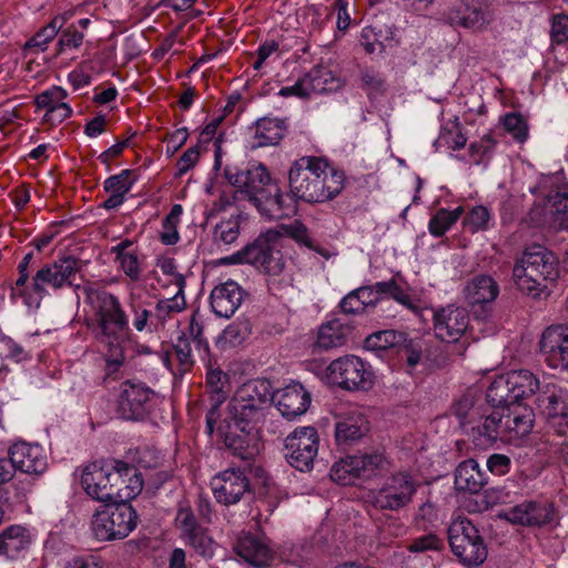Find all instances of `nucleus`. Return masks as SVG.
Returning a JSON list of instances; mask_svg holds the SVG:
<instances>
[{
    "label": "nucleus",
    "instance_id": "f257e3e1",
    "mask_svg": "<svg viewBox=\"0 0 568 568\" xmlns=\"http://www.w3.org/2000/svg\"><path fill=\"white\" fill-rule=\"evenodd\" d=\"M77 288L94 311L97 339L108 347L106 365L115 372L124 362V346L131 339L129 315L116 295L97 284L85 283Z\"/></svg>",
    "mask_w": 568,
    "mask_h": 568
},
{
    "label": "nucleus",
    "instance_id": "f03ea898",
    "mask_svg": "<svg viewBox=\"0 0 568 568\" xmlns=\"http://www.w3.org/2000/svg\"><path fill=\"white\" fill-rule=\"evenodd\" d=\"M287 181L286 201L322 204L342 193L345 173L323 156L305 155L293 161Z\"/></svg>",
    "mask_w": 568,
    "mask_h": 568
},
{
    "label": "nucleus",
    "instance_id": "7ed1b4c3",
    "mask_svg": "<svg viewBox=\"0 0 568 568\" xmlns=\"http://www.w3.org/2000/svg\"><path fill=\"white\" fill-rule=\"evenodd\" d=\"M225 176L230 184L235 186L239 193L246 195L265 217L283 219L294 212V205L286 203L285 195L272 180L265 165L252 163L236 172L226 169Z\"/></svg>",
    "mask_w": 568,
    "mask_h": 568
},
{
    "label": "nucleus",
    "instance_id": "20e7f679",
    "mask_svg": "<svg viewBox=\"0 0 568 568\" xmlns=\"http://www.w3.org/2000/svg\"><path fill=\"white\" fill-rule=\"evenodd\" d=\"M558 275L556 257L541 245L528 246L513 268L518 290L532 297L539 296L547 288V283L556 281Z\"/></svg>",
    "mask_w": 568,
    "mask_h": 568
},
{
    "label": "nucleus",
    "instance_id": "39448f33",
    "mask_svg": "<svg viewBox=\"0 0 568 568\" xmlns=\"http://www.w3.org/2000/svg\"><path fill=\"white\" fill-rule=\"evenodd\" d=\"M138 515L129 503L106 504L95 510L91 529L97 540L123 539L136 527Z\"/></svg>",
    "mask_w": 568,
    "mask_h": 568
},
{
    "label": "nucleus",
    "instance_id": "423d86ee",
    "mask_svg": "<svg viewBox=\"0 0 568 568\" xmlns=\"http://www.w3.org/2000/svg\"><path fill=\"white\" fill-rule=\"evenodd\" d=\"M447 535L453 554L465 566H479L486 560L487 547L468 518H454L447 528Z\"/></svg>",
    "mask_w": 568,
    "mask_h": 568
},
{
    "label": "nucleus",
    "instance_id": "0eeeda50",
    "mask_svg": "<svg viewBox=\"0 0 568 568\" xmlns=\"http://www.w3.org/2000/svg\"><path fill=\"white\" fill-rule=\"evenodd\" d=\"M81 270V264L74 256H65L41 266L29 283L30 296L38 301L37 305H27L29 308H39L41 301L49 294V288L58 291L72 285V280Z\"/></svg>",
    "mask_w": 568,
    "mask_h": 568
},
{
    "label": "nucleus",
    "instance_id": "6e6552de",
    "mask_svg": "<svg viewBox=\"0 0 568 568\" xmlns=\"http://www.w3.org/2000/svg\"><path fill=\"white\" fill-rule=\"evenodd\" d=\"M419 486V480L409 471H395L385 477L378 489L373 493L372 503L381 510H403L410 505Z\"/></svg>",
    "mask_w": 568,
    "mask_h": 568
},
{
    "label": "nucleus",
    "instance_id": "1a4fd4ad",
    "mask_svg": "<svg viewBox=\"0 0 568 568\" xmlns=\"http://www.w3.org/2000/svg\"><path fill=\"white\" fill-rule=\"evenodd\" d=\"M318 434L314 427H298L284 440V457L295 469L311 470L318 453Z\"/></svg>",
    "mask_w": 568,
    "mask_h": 568
},
{
    "label": "nucleus",
    "instance_id": "9d476101",
    "mask_svg": "<svg viewBox=\"0 0 568 568\" xmlns=\"http://www.w3.org/2000/svg\"><path fill=\"white\" fill-rule=\"evenodd\" d=\"M227 264L247 263L261 272L277 275L282 272L284 263L278 251H274L264 239H257L242 250L224 258Z\"/></svg>",
    "mask_w": 568,
    "mask_h": 568
},
{
    "label": "nucleus",
    "instance_id": "9b49d317",
    "mask_svg": "<svg viewBox=\"0 0 568 568\" xmlns=\"http://www.w3.org/2000/svg\"><path fill=\"white\" fill-rule=\"evenodd\" d=\"M537 406L548 428L559 436L568 437V390L547 386L537 397Z\"/></svg>",
    "mask_w": 568,
    "mask_h": 568
},
{
    "label": "nucleus",
    "instance_id": "f8f14e48",
    "mask_svg": "<svg viewBox=\"0 0 568 568\" xmlns=\"http://www.w3.org/2000/svg\"><path fill=\"white\" fill-rule=\"evenodd\" d=\"M385 463L384 455L377 452L347 456L332 466L329 475L341 485H351L354 478L371 477L377 469L384 468Z\"/></svg>",
    "mask_w": 568,
    "mask_h": 568
},
{
    "label": "nucleus",
    "instance_id": "ddd939ff",
    "mask_svg": "<svg viewBox=\"0 0 568 568\" xmlns=\"http://www.w3.org/2000/svg\"><path fill=\"white\" fill-rule=\"evenodd\" d=\"M328 372L344 389H368L373 384L372 371L355 355H346L333 361L328 366Z\"/></svg>",
    "mask_w": 568,
    "mask_h": 568
},
{
    "label": "nucleus",
    "instance_id": "4468645a",
    "mask_svg": "<svg viewBox=\"0 0 568 568\" xmlns=\"http://www.w3.org/2000/svg\"><path fill=\"white\" fill-rule=\"evenodd\" d=\"M154 392L140 382L126 381L121 385L118 413L128 420L143 419L150 412Z\"/></svg>",
    "mask_w": 568,
    "mask_h": 568
},
{
    "label": "nucleus",
    "instance_id": "2eb2a0df",
    "mask_svg": "<svg viewBox=\"0 0 568 568\" xmlns=\"http://www.w3.org/2000/svg\"><path fill=\"white\" fill-rule=\"evenodd\" d=\"M530 219L538 226L568 229V190L550 192L541 205L530 210Z\"/></svg>",
    "mask_w": 568,
    "mask_h": 568
},
{
    "label": "nucleus",
    "instance_id": "dca6fc26",
    "mask_svg": "<svg viewBox=\"0 0 568 568\" xmlns=\"http://www.w3.org/2000/svg\"><path fill=\"white\" fill-rule=\"evenodd\" d=\"M469 314L465 307L447 305L434 312L433 329L435 336L446 343H455L466 333Z\"/></svg>",
    "mask_w": 568,
    "mask_h": 568
},
{
    "label": "nucleus",
    "instance_id": "f3484780",
    "mask_svg": "<svg viewBox=\"0 0 568 568\" xmlns=\"http://www.w3.org/2000/svg\"><path fill=\"white\" fill-rule=\"evenodd\" d=\"M540 353L551 368L568 369V326L547 327L539 341Z\"/></svg>",
    "mask_w": 568,
    "mask_h": 568
},
{
    "label": "nucleus",
    "instance_id": "a211bd4d",
    "mask_svg": "<svg viewBox=\"0 0 568 568\" xmlns=\"http://www.w3.org/2000/svg\"><path fill=\"white\" fill-rule=\"evenodd\" d=\"M217 503L230 506L250 493V481L241 469L230 468L216 475L211 483Z\"/></svg>",
    "mask_w": 568,
    "mask_h": 568
},
{
    "label": "nucleus",
    "instance_id": "6ab92c4d",
    "mask_svg": "<svg viewBox=\"0 0 568 568\" xmlns=\"http://www.w3.org/2000/svg\"><path fill=\"white\" fill-rule=\"evenodd\" d=\"M504 517L524 526H542L556 519L554 505L548 501L525 500L505 510Z\"/></svg>",
    "mask_w": 568,
    "mask_h": 568
},
{
    "label": "nucleus",
    "instance_id": "aec40b11",
    "mask_svg": "<svg viewBox=\"0 0 568 568\" xmlns=\"http://www.w3.org/2000/svg\"><path fill=\"white\" fill-rule=\"evenodd\" d=\"M8 456L13 473L42 474L48 466L47 455L38 444L17 442L9 447Z\"/></svg>",
    "mask_w": 568,
    "mask_h": 568
},
{
    "label": "nucleus",
    "instance_id": "412c9836",
    "mask_svg": "<svg viewBox=\"0 0 568 568\" xmlns=\"http://www.w3.org/2000/svg\"><path fill=\"white\" fill-rule=\"evenodd\" d=\"M503 410L499 408L481 409L477 423L471 424L466 433L478 447L490 446L497 439H505V432L501 423Z\"/></svg>",
    "mask_w": 568,
    "mask_h": 568
},
{
    "label": "nucleus",
    "instance_id": "4be33fe9",
    "mask_svg": "<svg viewBox=\"0 0 568 568\" xmlns=\"http://www.w3.org/2000/svg\"><path fill=\"white\" fill-rule=\"evenodd\" d=\"M447 20L453 26L480 31L491 23L494 14L488 7L460 1L449 9Z\"/></svg>",
    "mask_w": 568,
    "mask_h": 568
},
{
    "label": "nucleus",
    "instance_id": "5701e85b",
    "mask_svg": "<svg viewBox=\"0 0 568 568\" xmlns=\"http://www.w3.org/2000/svg\"><path fill=\"white\" fill-rule=\"evenodd\" d=\"M244 297V290L235 281L229 280L212 290L211 308L216 316L230 318L242 305Z\"/></svg>",
    "mask_w": 568,
    "mask_h": 568
},
{
    "label": "nucleus",
    "instance_id": "b1692460",
    "mask_svg": "<svg viewBox=\"0 0 568 568\" xmlns=\"http://www.w3.org/2000/svg\"><path fill=\"white\" fill-rule=\"evenodd\" d=\"M109 475L110 473L104 470L103 462L91 463L81 471V487L93 500L101 503L112 501V485H109Z\"/></svg>",
    "mask_w": 568,
    "mask_h": 568
},
{
    "label": "nucleus",
    "instance_id": "393cba45",
    "mask_svg": "<svg viewBox=\"0 0 568 568\" xmlns=\"http://www.w3.org/2000/svg\"><path fill=\"white\" fill-rule=\"evenodd\" d=\"M499 409L503 410L501 423L506 440L524 437L531 432L535 414L530 407L516 403Z\"/></svg>",
    "mask_w": 568,
    "mask_h": 568
},
{
    "label": "nucleus",
    "instance_id": "a878e982",
    "mask_svg": "<svg viewBox=\"0 0 568 568\" xmlns=\"http://www.w3.org/2000/svg\"><path fill=\"white\" fill-rule=\"evenodd\" d=\"M310 404L311 394L300 383L285 386L276 395L277 409L287 419L303 415Z\"/></svg>",
    "mask_w": 568,
    "mask_h": 568
},
{
    "label": "nucleus",
    "instance_id": "bb28decb",
    "mask_svg": "<svg viewBox=\"0 0 568 568\" xmlns=\"http://www.w3.org/2000/svg\"><path fill=\"white\" fill-rule=\"evenodd\" d=\"M230 414L233 427L236 430L260 432L261 425L265 422L267 413L271 408L264 406H256L248 403H239L237 400L230 402Z\"/></svg>",
    "mask_w": 568,
    "mask_h": 568
},
{
    "label": "nucleus",
    "instance_id": "cd10ccee",
    "mask_svg": "<svg viewBox=\"0 0 568 568\" xmlns=\"http://www.w3.org/2000/svg\"><path fill=\"white\" fill-rule=\"evenodd\" d=\"M239 557L254 567H265L273 559L268 544L260 537L247 534L240 537L234 546Z\"/></svg>",
    "mask_w": 568,
    "mask_h": 568
},
{
    "label": "nucleus",
    "instance_id": "c85d7f7f",
    "mask_svg": "<svg viewBox=\"0 0 568 568\" xmlns=\"http://www.w3.org/2000/svg\"><path fill=\"white\" fill-rule=\"evenodd\" d=\"M229 430L224 435V444L235 457L241 460L251 462L258 454V432L236 430L233 424L229 423Z\"/></svg>",
    "mask_w": 568,
    "mask_h": 568
},
{
    "label": "nucleus",
    "instance_id": "c756f323",
    "mask_svg": "<svg viewBox=\"0 0 568 568\" xmlns=\"http://www.w3.org/2000/svg\"><path fill=\"white\" fill-rule=\"evenodd\" d=\"M488 476L475 459L462 462L455 470V487L459 491L476 494L487 484Z\"/></svg>",
    "mask_w": 568,
    "mask_h": 568
},
{
    "label": "nucleus",
    "instance_id": "7c9ffc66",
    "mask_svg": "<svg viewBox=\"0 0 568 568\" xmlns=\"http://www.w3.org/2000/svg\"><path fill=\"white\" fill-rule=\"evenodd\" d=\"M233 400L271 408L274 399L272 384L265 378H255L244 383L235 393Z\"/></svg>",
    "mask_w": 568,
    "mask_h": 568
},
{
    "label": "nucleus",
    "instance_id": "2f4dec72",
    "mask_svg": "<svg viewBox=\"0 0 568 568\" xmlns=\"http://www.w3.org/2000/svg\"><path fill=\"white\" fill-rule=\"evenodd\" d=\"M136 178L134 171L122 170L119 174L111 175L104 181L103 187L110 196L102 203L105 210L119 207L125 200V195L130 192Z\"/></svg>",
    "mask_w": 568,
    "mask_h": 568
},
{
    "label": "nucleus",
    "instance_id": "473e14b6",
    "mask_svg": "<svg viewBox=\"0 0 568 568\" xmlns=\"http://www.w3.org/2000/svg\"><path fill=\"white\" fill-rule=\"evenodd\" d=\"M369 429L367 418L358 410L345 413L335 426V438L338 443H351L362 438Z\"/></svg>",
    "mask_w": 568,
    "mask_h": 568
},
{
    "label": "nucleus",
    "instance_id": "72a5a7b5",
    "mask_svg": "<svg viewBox=\"0 0 568 568\" xmlns=\"http://www.w3.org/2000/svg\"><path fill=\"white\" fill-rule=\"evenodd\" d=\"M251 130L253 132L252 146L263 148L278 144L285 135L286 124L284 120L262 118Z\"/></svg>",
    "mask_w": 568,
    "mask_h": 568
},
{
    "label": "nucleus",
    "instance_id": "f704fd0d",
    "mask_svg": "<svg viewBox=\"0 0 568 568\" xmlns=\"http://www.w3.org/2000/svg\"><path fill=\"white\" fill-rule=\"evenodd\" d=\"M31 536L21 526H11L0 535V556L17 559L24 556L30 547Z\"/></svg>",
    "mask_w": 568,
    "mask_h": 568
},
{
    "label": "nucleus",
    "instance_id": "c9c22d12",
    "mask_svg": "<svg viewBox=\"0 0 568 568\" xmlns=\"http://www.w3.org/2000/svg\"><path fill=\"white\" fill-rule=\"evenodd\" d=\"M498 294L499 286L489 275H477L464 287L465 298L471 305L491 303Z\"/></svg>",
    "mask_w": 568,
    "mask_h": 568
},
{
    "label": "nucleus",
    "instance_id": "e433bc0d",
    "mask_svg": "<svg viewBox=\"0 0 568 568\" xmlns=\"http://www.w3.org/2000/svg\"><path fill=\"white\" fill-rule=\"evenodd\" d=\"M349 327L334 318L323 324L317 334L316 345L321 349H329L344 345L347 339Z\"/></svg>",
    "mask_w": 568,
    "mask_h": 568
},
{
    "label": "nucleus",
    "instance_id": "4c0bfd02",
    "mask_svg": "<svg viewBox=\"0 0 568 568\" xmlns=\"http://www.w3.org/2000/svg\"><path fill=\"white\" fill-rule=\"evenodd\" d=\"M513 399L520 403V399L529 397L539 388L538 378L527 369L511 371L507 373Z\"/></svg>",
    "mask_w": 568,
    "mask_h": 568
},
{
    "label": "nucleus",
    "instance_id": "58836bf2",
    "mask_svg": "<svg viewBox=\"0 0 568 568\" xmlns=\"http://www.w3.org/2000/svg\"><path fill=\"white\" fill-rule=\"evenodd\" d=\"M407 335L394 329L378 331L365 339V348L368 351H386L389 348H399L406 345Z\"/></svg>",
    "mask_w": 568,
    "mask_h": 568
},
{
    "label": "nucleus",
    "instance_id": "ea45409f",
    "mask_svg": "<svg viewBox=\"0 0 568 568\" xmlns=\"http://www.w3.org/2000/svg\"><path fill=\"white\" fill-rule=\"evenodd\" d=\"M206 367V388L210 392L212 403L220 406L227 398V375L220 367L213 366L210 359Z\"/></svg>",
    "mask_w": 568,
    "mask_h": 568
},
{
    "label": "nucleus",
    "instance_id": "a19ab883",
    "mask_svg": "<svg viewBox=\"0 0 568 568\" xmlns=\"http://www.w3.org/2000/svg\"><path fill=\"white\" fill-rule=\"evenodd\" d=\"M376 288L384 293V297H390L413 313H418L420 307L418 301L409 294V290L400 286L395 278L376 282Z\"/></svg>",
    "mask_w": 568,
    "mask_h": 568
},
{
    "label": "nucleus",
    "instance_id": "79ce46f5",
    "mask_svg": "<svg viewBox=\"0 0 568 568\" xmlns=\"http://www.w3.org/2000/svg\"><path fill=\"white\" fill-rule=\"evenodd\" d=\"M486 398L491 408L516 404L507 373L496 377L487 388Z\"/></svg>",
    "mask_w": 568,
    "mask_h": 568
},
{
    "label": "nucleus",
    "instance_id": "37998d69",
    "mask_svg": "<svg viewBox=\"0 0 568 568\" xmlns=\"http://www.w3.org/2000/svg\"><path fill=\"white\" fill-rule=\"evenodd\" d=\"M241 233V214H232L221 220L213 230V242L219 246H230L235 243Z\"/></svg>",
    "mask_w": 568,
    "mask_h": 568
},
{
    "label": "nucleus",
    "instance_id": "c03bdc74",
    "mask_svg": "<svg viewBox=\"0 0 568 568\" xmlns=\"http://www.w3.org/2000/svg\"><path fill=\"white\" fill-rule=\"evenodd\" d=\"M481 409L475 406L473 395L464 394L453 404L450 412L466 432L471 424L477 423V417Z\"/></svg>",
    "mask_w": 568,
    "mask_h": 568
},
{
    "label": "nucleus",
    "instance_id": "a18cd8bd",
    "mask_svg": "<svg viewBox=\"0 0 568 568\" xmlns=\"http://www.w3.org/2000/svg\"><path fill=\"white\" fill-rule=\"evenodd\" d=\"M124 469L122 488L118 493V503H128V500L135 498L143 489V478L139 469L131 464L122 466Z\"/></svg>",
    "mask_w": 568,
    "mask_h": 568
},
{
    "label": "nucleus",
    "instance_id": "49530a36",
    "mask_svg": "<svg viewBox=\"0 0 568 568\" xmlns=\"http://www.w3.org/2000/svg\"><path fill=\"white\" fill-rule=\"evenodd\" d=\"M33 260V253L29 252L27 253L22 261L18 265V273L19 276L14 282V285L11 287V297H21L23 300V303L26 305H37L38 301L36 298H32L30 296L29 291V273L28 267Z\"/></svg>",
    "mask_w": 568,
    "mask_h": 568
},
{
    "label": "nucleus",
    "instance_id": "de8ad7c7",
    "mask_svg": "<svg viewBox=\"0 0 568 568\" xmlns=\"http://www.w3.org/2000/svg\"><path fill=\"white\" fill-rule=\"evenodd\" d=\"M463 212L462 206L454 210L439 209L428 223L429 233L435 237L443 236L458 221Z\"/></svg>",
    "mask_w": 568,
    "mask_h": 568
},
{
    "label": "nucleus",
    "instance_id": "09e8293b",
    "mask_svg": "<svg viewBox=\"0 0 568 568\" xmlns=\"http://www.w3.org/2000/svg\"><path fill=\"white\" fill-rule=\"evenodd\" d=\"M175 525L183 541L196 537V535L206 529L199 524L193 510L189 506H181L179 508L175 516Z\"/></svg>",
    "mask_w": 568,
    "mask_h": 568
},
{
    "label": "nucleus",
    "instance_id": "8fccbe9b",
    "mask_svg": "<svg viewBox=\"0 0 568 568\" xmlns=\"http://www.w3.org/2000/svg\"><path fill=\"white\" fill-rule=\"evenodd\" d=\"M183 213L181 204H174L171 207L170 213L165 216L162 223V232L160 233V240L165 245H174L180 240L178 232V225L180 217Z\"/></svg>",
    "mask_w": 568,
    "mask_h": 568
},
{
    "label": "nucleus",
    "instance_id": "3c124183",
    "mask_svg": "<svg viewBox=\"0 0 568 568\" xmlns=\"http://www.w3.org/2000/svg\"><path fill=\"white\" fill-rule=\"evenodd\" d=\"M329 78L334 82L331 71L324 68H314L303 77L308 97L313 93H324L334 90V85H326L325 79Z\"/></svg>",
    "mask_w": 568,
    "mask_h": 568
},
{
    "label": "nucleus",
    "instance_id": "603ef678",
    "mask_svg": "<svg viewBox=\"0 0 568 568\" xmlns=\"http://www.w3.org/2000/svg\"><path fill=\"white\" fill-rule=\"evenodd\" d=\"M128 307L132 315V328L139 333L144 332L150 327L152 312L148 308L145 302L140 301L131 295L128 301Z\"/></svg>",
    "mask_w": 568,
    "mask_h": 568
},
{
    "label": "nucleus",
    "instance_id": "864d4df0",
    "mask_svg": "<svg viewBox=\"0 0 568 568\" xmlns=\"http://www.w3.org/2000/svg\"><path fill=\"white\" fill-rule=\"evenodd\" d=\"M503 125L505 130L513 135V138L523 143L528 138V123L527 120L518 112H509L507 113L503 120Z\"/></svg>",
    "mask_w": 568,
    "mask_h": 568
},
{
    "label": "nucleus",
    "instance_id": "5fc2aeb1",
    "mask_svg": "<svg viewBox=\"0 0 568 568\" xmlns=\"http://www.w3.org/2000/svg\"><path fill=\"white\" fill-rule=\"evenodd\" d=\"M68 98V92L61 87H52L36 97L34 103L37 109L45 110L49 113L51 110L62 104Z\"/></svg>",
    "mask_w": 568,
    "mask_h": 568
},
{
    "label": "nucleus",
    "instance_id": "6e6d98bb",
    "mask_svg": "<svg viewBox=\"0 0 568 568\" xmlns=\"http://www.w3.org/2000/svg\"><path fill=\"white\" fill-rule=\"evenodd\" d=\"M61 27V20L59 18H54L48 26L42 28L26 43V48H37L40 51H44L48 43L57 36Z\"/></svg>",
    "mask_w": 568,
    "mask_h": 568
},
{
    "label": "nucleus",
    "instance_id": "4d7b16f0",
    "mask_svg": "<svg viewBox=\"0 0 568 568\" xmlns=\"http://www.w3.org/2000/svg\"><path fill=\"white\" fill-rule=\"evenodd\" d=\"M381 36L382 29L377 30L376 27L367 26L362 29L361 43L367 54H374L377 51L383 52L385 50Z\"/></svg>",
    "mask_w": 568,
    "mask_h": 568
},
{
    "label": "nucleus",
    "instance_id": "13d9d810",
    "mask_svg": "<svg viewBox=\"0 0 568 568\" xmlns=\"http://www.w3.org/2000/svg\"><path fill=\"white\" fill-rule=\"evenodd\" d=\"M442 548V539L433 532L414 538L407 546L409 552L439 551Z\"/></svg>",
    "mask_w": 568,
    "mask_h": 568
},
{
    "label": "nucleus",
    "instance_id": "bf43d9fd",
    "mask_svg": "<svg viewBox=\"0 0 568 568\" xmlns=\"http://www.w3.org/2000/svg\"><path fill=\"white\" fill-rule=\"evenodd\" d=\"M104 463V470L106 473H110L109 475V485H112V501L118 500V493L119 489L122 488L123 484V473L124 469H122V466H126L125 462L122 460H110V462H103Z\"/></svg>",
    "mask_w": 568,
    "mask_h": 568
},
{
    "label": "nucleus",
    "instance_id": "052dcab7",
    "mask_svg": "<svg viewBox=\"0 0 568 568\" xmlns=\"http://www.w3.org/2000/svg\"><path fill=\"white\" fill-rule=\"evenodd\" d=\"M173 348L183 369H190L194 364L191 338L185 335L179 336L173 344Z\"/></svg>",
    "mask_w": 568,
    "mask_h": 568
},
{
    "label": "nucleus",
    "instance_id": "680f3d73",
    "mask_svg": "<svg viewBox=\"0 0 568 568\" xmlns=\"http://www.w3.org/2000/svg\"><path fill=\"white\" fill-rule=\"evenodd\" d=\"M190 336L192 342L195 344V348L202 359L210 356V346L207 341L203 337V325L192 316L190 322Z\"/></svg>",
    "mask_w": 568,
    "mask_h": 568
},
{
    "label": "nucleus",
    "instance_id": "e2e57ef3",
    "mask_svg": "<svg viewBox=\"0 0 568 568\" xmlns=\"http://www.w3.org/2000/svg\"><path fill=\"white\" fill-rule=\"evenodd\" d=\"M551 42L556 44H564L568 41V16L565 13H557L552 17L550 29Z\"/></svg>",
    "mask_w": 568,
    "mask_h": 568
},
{
    "label": "nucleus",
    "instance_id": "0e129e2a",
    "mask_svg": "<svg viewBox=\"0 0 568 568\" xmlns=\"http://www.w3.org/2000/svg\"><path fill=\"white\" fill-rule=\"evenodd\" d=\"M184 544L190 546L197 555L202 557L210 558L214 554V542L213 539L207 535L206 529L196 535V537H192L191 539L184 541Z\"/></svg>",
    "mask_w": 568,
    "mask_h": 568
},
{
    "label": "nucleus",
    "instance_id": "69168bd1",
    "mask_svg": "<svg viewBox=\"0 0 568 568\" xmlns=\"http://www.w3.org/2000/svg\"><path fill=\"white\" fill-rule=\"evenodd\" d=\"M467 139L462 131L455 126L453 130H442L436 141L439 145H446L452 150H460L466 145Z\"/></svg>",
    "mask_w": 568,
    "mask_h": 568
},
{
    "label": "nucleus",
    "instance_id": "338daca9",
    "mask_svg": "<svg viewBox=\"0 0 568 568\" xmlns=\"http://www.w3.org/2000/svg\"><path fill=\"white\" fill-rule=\"evenodd\" d=\"M237 191L229 190L223 191L219 197L213 201L211 207L206 211V219L216 216L219 213L233 206L237 200Z\"/></svg>",
    "mask_w": 568,
    "mask_h": 568
},
{
    "label": "nucleus",
    "instance_id": "774afa93",
    "mask_svg": "<svg viewBox=\"0 0 568 568\" xmlns=\"http://www.w3.org/2000/svg\"><path fill=\"white\" fill-rule=\"evenodd\" d=\"M63 568H105L102 558L94 555L75 556L69 559Z\"/></svg>",
    "mask_w": 568,
    "mask_h": 568
}]
</instances>
